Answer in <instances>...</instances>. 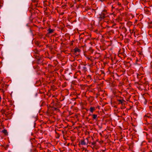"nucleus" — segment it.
Returning a JSON list of instances; mask_svg holds the SVG:
<instances>
[{
    "label": "nucleus",
    "instance_id": "obj_20",
    "mask_svg": "<svg viewBox=\"0 0 152 152\" xmlns=\"http://www.w3.org/2000/svg\"><path fill=\"white\" fill-rule=\"evenodd\" d=\"M96 144V143L95 142H93L92 143V144L93 145H95Z\"/></svg>",
    "mask_w": 152,
    "mask_h": 152
},
{
    "label": "nucleus",
    "instance_id": "obj_30",
    "mask_svg": "<svg viewBox=\"0 0 152 152\" xmlns=\"http://www.w3.org/2000/svg\"><path fill=\"white\" fill-rule=\"evenodd\" d=\"M101 71L102 72V73H104V72H103L102 71Z\"/></svg>",
    "mask_w": 152,
    "mask_h": 152
},
{
    "label": "nucleus",
    "instance_id": "obj_29",
    "mask_svg": "<svg viewBox=\"0 0 152 152\" xmlns=\"http://www.w3.org/2000/svg\"><path fill=\"white\" fill-rule=\"evenodd\" d=\"M88 58V60H90V58Z\"/></svg>",
    "mask_w": 152,
    "mask_h": 152
},
{
    "label": "nucleus",
    "instance_id": "obj_25",
    "mask_svg": "<svg viewBox=\"0 0 152 152\" xmlns=\"http://www.w3.org/2000/svg\"><path fill=\"white\" fill-rule=\"evenodd\" d=\"M118 5L119 6L121 5V4L120 3H118Z\"/></svg>",
    "mask_w": 152,
    "mask_h": 152
},
{
    "label": "nucleus",
    "instance_id": "obj_21",
    "mask_svg": "<svg viewBox=\"0 0 152 152\" xmlns=\"http://www.w3.org/2000/svg\"><path fill=\"white\" fill-rule=\"evenodd\" d=\"M149 125H150L149 126V128L151 129H152V125L151 124H149Z\"/></svg>",
    "mask_w": 152,
    "mask_h": 152
},
{
    "label": "nucleus",
    "instance_id": "obj_23",
    "mask_svg": "<svg viewBox=\"0 0 152 152\" xmlns=\"http://www.w3.org/2000/svg\"><path fill=\"white\" fill-rule=\"evenodd\" d=\"M150 109V110L152 111V106H150L149 107Z\"/></svg>",
    "mask_w": 152,
    "mask_h": 152
},
{
    "label": "nucleus",
    "instance_id": "obj_6",
    "mask_svg": "<svg viewBox=\"0 0 152 152\" xmlns=\"http://www.w3.org/2000/svg\"><path fill=\"white\" fill-rule=\"evenodd\" d=\"M2 132L5 135H8V132H7V131L5 129H4L2 131Z\"/></svg>",
    "mask_w": 152,
    "mask_h": 152
},
{
    "label": "nucleus",
    "instance_id": "obj_4",
    "mask_svg": "<svg viewBox=\"0 0 152 152\" xmlns=\"http://www.w3.org/2000/svg\"><path fill=\"white\" fill-rule=\"evenodd\" d=\"M80 142L81 145H87L86 142L85 141L84 139L81 140Z\"/></svg>",
    "mask_w": 152,
    "mask_h": 152
},
{
    "label": "nucleus",
    "instance_id": "obj_11",
    "mask_svg": "<svg viewBox=\"0 0 152 152\" xmlns=\"http://www.w3.org/2000/svg\"><path fill=\"white\" fill-rule=\"evenodd\" d=\"M150 116H152V115H151L150 113H148L146 115L144 116L145 117H150Z\"/></svg>",
    "mask_w": 152,
    "mask_h": 152
},
{
    "label": "nucleus",
    "instance_id": "obj_15",
    "mask_svg": "<svg viewBox=\"0 0 152 152\" xmlns=\"http://www.w3.org/2000/svg\"><path fill=\"white\" fill-rule=\"evenodd\" d=\"M83 69L84 70H85V71H86V67H85V66H84L83 67Z\"/></svg>",
    "mask_w": 152,
    "mask_h": 152
},
{
    "label": "nucleus",
    "instance_id": "obj_13",
    "mask_svg": "<svg viewBox=\"0 0 152 152\" xmlns=\"http://www.w3.org/2000/svg\"><path fill=\"white\" fill-rule=\"evenodd\" d=\"M39 67L38 66H34V69H38L39 68Z\"/></svg>",
    "mask_w": 152,
    "mask_h": 152
},
{
    "label": "nucleus",
    "instance_id": "obj_12",
    "mask_svg": "<svg viewBox=\"0 0 152 152\" xmlns=\"http://www.w3.org/2000/svg\"><path fill=\"white\" fill-rule=\"evenodd\" d=\"M87 79L88 80H91V77L90 75H88L87 77Z\"/></svg>",
    "mask_w": 152,
    "mask_h": 152
},
{
    "label": "nucleus",
    "instance_id": "obj_1",
    "mask_svg": "<svg viewBox=\"0 0 152 152\" xmlns=\"http://www.w3.org/2000/svg\"><path fill=\"white\" fill-rule=\"evenodd\" d=\"M108 16L107 10H103L101 14H99L98 18L99 21H101Z\"/></svg>",
    "mask_w": 152,
    "mask_h": 152
},
{
    "label": "nucleus",
    "instance_id": "obj_18",
    "mask_svg": "<svg viewBox=\"0 0 152 152\" xmlns=\"http://www.w3.org/2000/svg\"><path fill=\"white\" fill-rule=\"evenodd\" d=\"M44 60L42 61V64H41L42 65H44V64H45V63H44Z\"/></svg>",
    "mask_w": 152,
    "mask_h": 152
},
{
    "label": "nucleus",
    "instance_id": "obj_27",
    "mask_svg": "<svg viewBox=\"0 0 152 152\" xmlns=\"http://www.w3.org/2000/svg\"><path fill=\"white\" fill-rule=\"evenodd\" d=\"M149 28H152V26H150V25H149Z\"/></svg>",
    "mask_w": 152,
    "mask_h": 152
},
{
    "label": "nucleus",
    "instance_id": "obj_3",
    "mask_svg": "<svg viewBox=\"0 0 152 152\" xmlns=\"http://www.w3.org/2000/svg\"><path fill=\"white\" fill-rule=\"evenodd\" d=\"M74 54L75 55H77V52H79L80 51V49H78L77 48H75L74 49Z\"/></svg>",
    "mask_w": 152,
    "mask_h": 152
},
{
    "label": "nucleus",
    "instance_id": "obj_22",
    "mask_svg": "<svg viewBox=\"0 0 152 152\" xmlns=\"http://www.w3.org/2000/svg\"><path fill=\"white\" fill-rule=\"evenodd\" d=\"M148 118H149L150 119H151V118H152V116H150V117H147Z\"/></svg>",
    "mask_w": 152,
    "mask_h": 152
},
{
    "label": "nucleus",
    "instance_id": "obj_9",
    "mask_svg": "<svg viewBox=\"0 0 152 152\" xmlns=\"http://www.w3.org/2000/svg\"><path fill=\"white\" fill-rule=\"evenodd\" d=\"M122 31H123L124 33H125L126 32L127 30L126 28L125 27H123L122 28Z\"/></svg>",
    "mask_w": 152,
    "mask_h": 152
},
{
    "label": "nucleus",
    "instance_id": "obj_26",
    "mask_svg": "<svg viewBox=\"0 0 152 152\" xmlns=\"http://www.w3.org/2000/svg\"><path fill=\"white\" fill-rule=\"evenodd\" d=\"M124 108V107H123V106H122V107H121V109H123Z\"/></svg>",
    "mask_w": 152,
    "mask_h": 152
},
{
    "label": "nucleus",
    "instance_id": "obj_7",
    "mask_svg": "<svg viewBox=\"0 0 152 152\" xmlns=\"http://www.w3.org/2000/svg\"><path fill=\"white\" fill-rule=\"evenodd\" d=\"M92 115L93 119H96L97 118V115L93 114Z\"/></svg>",
    "mask_w": 152,
    "mask_h": 152
},
{
    "label": "nucleus",
    "instance_id": "obj_17",
    "mask_svg": "<svg viewBox=\"0 0 152 152\" xmlns=\"http://www.w3.org/2000/svg\"><path fill=\"white\" fill-rule=\"evenodd\" d=\"M77 73H79L80 74H81V71H78L76 73H75V75H76V74H77Z\"/></svg>",
    "mask_w": 152,
    "mask_h": 152
},
{
    "label": "nucleus",
    "instance_id": "obj_16",
    "mask_svg": "<svg viewBox=\"0 0 152 152\" xmlns=\"http://www.w3.org/2000/svg\"><path fill=\"white\" fill-rule=\"evenodd\" d=\"M40 59H39L38 60V61H37V64H40V61H40Z\"/></svg>",
    "mask_w": 152,
    "mask_h": 152
},
{
    "label": "nucleus",
    "instance_id": "obj_5",
    "mask_svg": "<svg viewBox=\"0 0 152 152\" xmlns=\"http://www.w3.org/2000/svg\"><path fill=\"white\" fill-rule=\"evenodd\" d=\"M47 31H48V34H51L53 32L54 30L50 28H49L48 29Z\"/></svg>",
    "mask_w": 152,
    "mask_h": 152
},
{
    "label": "nucleus",
    "instance_id": "obj_2",
    "mask_svg": "<svg viewBox=\"0 0 152 152\" xmlns=\"http://www.w3.org/2000/svg\"><path fill=\"white\" fill-rule=\"evenodd\" d=\"M117 101L118 102V104H121L122 105V106H123L125 104V102H126V101L124 100V99H117Z\"/></svg>",
    "mask_w": 152,
    "mask_h": 152
},
{
    "label": "nucleus",
    "instance_id": "obj_10",
    "mask_svg": "<svg viewBox=\"0 0 152 152\" xmlns=\"http://www.w3.org/2000/svg\"><path fill=\"white\" fill-rule=\"evenodd\" d=\"M144 119L146 121H148L151 120L149 118H148L147 117H144Z\"/></svg>",
    "mask_w": 152,
    "mask_h": 152
},
{
    "label": "nucleus",
    "instance_id": "obj_28",
    "mask_svg": "<svg viewBox=\"0 0 152 152\" xmlns=\"http://www.w3.org/2000/svg\"><path fill=\"white\" fill-rule=\"evenodd\" d=\"M111 31V32H114V31H113V30H111V31Z\"/></svg>",
    "mask_w": 152,
    "mask_h": 152
},
{
    "label": "nucleus",
    "instance_id": "obj_19",
    "mask_svg": "<svg viewBox=\"0 0 152 152\" xmlns=\"http://www.w3.org/2000/svg\"><path fill=\"white\" fill-rule=\"evenodd\" d=\"M148 142H152V140L150 139H148Z\"/></svg>",
    "mask_w": 152,
    "mask_h": 152
},
{
    "label": "nucleus",
    "instance_id": "obj_14",
    "mask_svg": "<svg viewBox=\"0 0 152 152\" xmlns=\"http://www.w3.org/2000/svg\"><path fill=\"white\" fill-rule=\"evenodd\" d=\"M92 53L93 52L94 50L92 49H90L89 50Z\"/></svg>",
    "mask_w": 152,
    "mask_h": 152
},
{
    "label": "nucleus",
    "instance_id": "obj_24",
    "mask_svg": "<svg viewBox=\"0 0 152 152\" xmlns=\"http://www.w3.org/2000/svg\"><path fill=\"white\" fill-rule=\"evenodd\" d=\"M151 133L152 134V129L150 131Z\"/></svg>",
    "mask_w": 152,
    "mask_h": 152
},
{
    "label": "nucleus",
    "instance_id": "obj_8",
    "mask_svg": "<svg viewBox=\"0 0 152 152\" xmlns=\"http://www.w3.org/2000/svg\"><path fill=\"white\" fill-rule=\"evenodd\" d=\"M94 110H95V107H90V111L92 113Z\"/></svg>",
    "mask_w": 152,
    "mask_h": 152
}]
</instances>
